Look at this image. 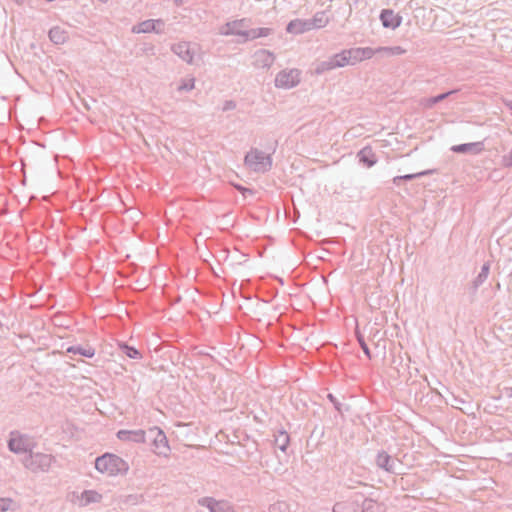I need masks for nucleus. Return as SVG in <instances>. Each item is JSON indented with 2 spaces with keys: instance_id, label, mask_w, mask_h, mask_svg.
Wrapping results in <instances>:
<instances>
[{
  "instance_id": "f3484780",
  "label": "nucleus",
  "mask_w": 512,
  "mask_h": 512,
  "mask_svg": "<svg viewBox=\"0 0 512 512\" xmlns=\"http://www.w3.org/2000/svg\"><path fill=\"white\" fill-rule=\"evenodd\" d=\"M207 506L210 508L212 512H231V509L227 503L217 502L213 500H205Z\"/></svg>"
},
{
  "instance_id": "7ed1b4c3",
  "label": "nucleus",
  "mask_w": 512,
  "mask_h": 512,
  "mask_svg": "<svg viewBox=\"0 0 512 512\" xmlns=\"http://www.w3.org/2000/svg\"><path fill=\"white\" fill-rule=\"evenodd\" d=\"M300 81L298 70H283L275 78V85L279 88L289 89L296 86Z\"/></svg>"
},
{
  "instance_id": "f257e3e1",
  "label": "nucleus",
  "mask_w": 512,
  "mask_h": 512,
  "mask_svg": "<svg viewBox=\"0 0 512 512\" xmlns=\"http://www.w3.org/2000/svg\"><path fill=\"white\" fill-rule=\"evenodd\" d=\"M95 468L97 471L107 476H117L125 474L128 471L129 466L121 457L115 454L106 453L96 459Z\"/></svg>"
},
{
  "instance_id": "412c9836",
  "label": "nucleus",
  "mask_w": 512,
  "mask_h": 512,
  "mask_svg": "<svg viewBox=\"0 0 512 512\" xmlns=\"http://www.w3.org/2000/svg\"><path fill=\"white\" fill-rule=\"evenodd\" d=\"M389 462H390V456L386 453H380L378 454L377 456V464L382 467V468H385L386 470H389Z\"/></svg>"
},
{
  "instance_id": "a211bd4d",
  "label": "nucleus",
  "mask_w": 512,
  "mask_h": 512,
  "mask_svg": "<svg viewBox=\"0 0 512 512\" xmlns=\"http://www.w3.org/2000/svg\"><path fill=\"white\" fill-rule=\"evenodd\" d=\"M101 499V495L96 491H85L81 495V501L85 504L97 502Z\"/></svg>"
},
{
  "instance_id": "f8f14e48",
  "label": "nucleus",
  "mask_w": 512,
  "mask_h": 512,
  "mask_svg": "<svg viewBox=\"0 0 512 512\" xmlns=\"http://www.w3.org/2000/svg\"><path fill=\"white\" fill-rule=\"evenodd\" d=\"M310 28H311V25L308 22L297 19V20L291 21L288 24L287 31L289 33H293V34H301V33H304L305 31L309 30Z\"/></svg>"
},
{
  "instance_id": "b1692460",
  "label": "nucleus",
  "mask_w": 512,
  "mask_h": 512,
  "mask_svg": "<svg viewBox=\"0 0 512 512\" xmlns=\"http://www.w3.org/2000/svg\"><path fill=\"white\" fill-rule=\"evenodd\" d=\"M415 175L413 174H408V175H405V176H397L393 179V182L394 183H397L398 180L400 179H412Z\"/></svg>"
},
{
  "instance_id": "f03ea898",
  "label": "nucleus",
  "mask_w": 512,
  "mask_h": 512,
  "mask_svg": "<svg viewBox=\"0 0 512 512\" xmlns=\"http://www.w3.org/2000/svg\"><path fill=\"white\" fill-rule=\"evenodd\" d=\"M245 163L255 171L266 170L271 165L270 157L260 151L253 150L245 157Z\"/></svg>"
},
{
  "instance_id": "4468645a",
  "label": "nucleus",
  "mask_w": 512,
  "mask_h": 512,
  "mask_svg": "<svg viewBox=\"0 0 512 512\" xmlns=\"http://www.w3.org/2000/svg\"><path fill=\"white\" fill-rule=\"evenodd\" d=\"M360 161L368 167L373 166L376 163V157L373 150L370 147H365L359 152Z\"/></svg>"
},
{
  "instance_id": "ddd939ff",
  "label": "nucleus",
  "mask_w": 512,
  "mask_h": 512,
  "mask_svg": "<svg viewBox=\"0 0 512 512\" xmlns=\"http://www.w3.org/2000/svg\"><path fill=\"white\" fill-rule=\"evenodd\" d=\"M161 25L159 21L154 20H146L136 26L133 27V32L135 33H148L151 31L158 30V27Z\"/></svg>"
},
{
  "instance_id": "1a4fd4ad",
  "label": "nucleus",
  "mask_w": 512,
  "mask_h": 512,
  "mask_svg": "<svg viewBox=\"0 0 512 512\" xmlns=\"http://www.w3.org/2000/svg\"><path fill=\"white\" fill-rule=\"evenodd\" d=\"M118 439L121 441H131V442H138L142 443L145 441V432L143 430H120L117 433Z\"/></svg>"
},
{
  "instance_id": "4be33fe9",
  "label": "nucleus",
  "mask_w": 512,
  "mask_h": 512,
  "mask_svg": "<svg viewBox=\"0 0 512 512\" xmlns=\"http://www.w3.org/2000/svg\"><path fill=\"white\" fill-rule=\"evenodd\" d=\"M14 506V503L11 499L1 498L0 499V512H6L11 510Z\"/></svg>"
},
{
  "instance_id": "9b49d317",
  "label": "nucleus",
  "mask_w": 512,
  "mask_h": 512,
  "mask_svg": "<svg viewBox=\"0 0 512 512\" xmlns=\"http://www.w3.org/2000/svg\"><path fill=\"white\" fill-rule=\"evenodd\" d=\"M451 150L456 153H480L483 150V147L481 143H467L452 146Z\"/></svg>"
},
{
  "instance_id": "20e7f679",
  "label": "nucleus",
  "mask_w": 512,
  "mask_h": 512,
  "mask_svg": "<svg viewBox=\"0 0 512 512\" xmlns=\"http://www.w3.org/2000/svg\"><path fill=\"white\" fill-rule=\"evenodd\" d=\"M348 50H344L334 56H332L328 61L323 62L318 68L317 72H324L326 70H331L335 68L344 67L346 65H352L350 62V57L348 55Z\"/></svg>"
},
{
  "instance_id": "6e6552de",
  "label": "nucleus",
  "mask_w": 512,
  "mask_h": 512,
  "mask_svg": "<svg viewBox=\"0 0 512 512\" xmlns=\"http://www.w3.org/2000/svg\"><path fill=\"white\" fill-rule=\"evenodd\" d=\"M30 442L19 433H12L9 441V448L11 451L19 453L25 452L30 448Z\"/></svg>"
},
{
  "instance_id": "423d86ee",
  "label": "nucleus",
  "mask_w": 512,
  "mask_h": 512,
  "mask_svg": "<svg viewBox=\"0 0 512 512\" xmlns=\"http://www.w3.org/2000/svg\"><path fill=\"white\" fill-rule=\"evenodd\" d=\"M348 52H349L348 55L350 57V62L352 63V65H355L361 61L370 59L375 54V51L369 47L352 48V49H349Z\"/></svg>"
},
{
  "instance_id": "6ab92c4d",
  "label": "nucleus",
  "mask_w": 512,
  "mask_h": 512,
  "mask_svg": "<svg viewBox=\"0 0 512 512\" xmlns=\"http://www.w3.org/2000/svg\"><path fill=\"white\" fill-rule=\"evenodd\" d=\"M68 352H73V353H79L85 357H93L94 354H95V351L93 348L91 347H87V348H81V347H69L67 349Z\"/></svg>"
},
{
  "instance_id": "aec40b11",
  "label": "nucleus",
  "mask_w": 512,
  "mask_h": 512,
  "mask_svg": "<svg viewBox=\"0 0 512 512\" xmlns=\"http://www.w3.org/2000/svg\"><path fill=\"white\" fill-rule=\"evenodd\" d=\"M377 52L386 53L388 55H402L406 52V50L400 46L395 47H382L377 50Z\"/></svg>"
},
{
  "instance_id": "39448f33",
  "label": "nucleus",
  "mask_w": 512,
  "mask_h": 512,
  "mask_svg": "<svg viewBox=\"0 0 512 512\" xmlns=\"http://www.w3.org/2000/svg\"><path fill=\"white\" fill-rule=\"evenodd\" d=\"M51 462L52 458L49 455L36 454L26 461V466L33 471L45 470L50 467Z\"/></svg>"
},
{
  "instance_id": "dca6fc26",
  "label": "nucleus",
  "mask_w": 512,
  "mask_h": 512,
  "mask_svg": "<svg viewBox=\"0 0 512 512\" xmlns=\"http://www.w3.org/2000/svg\"><path fill=\"white\" fill-rule=\"evenodd\" d=\"M174 50L185 61H192V55L190 52L189 44L185 42L179 43L174 47Z\"/></svg>"
},
{
  "instance_id": "5701e85b",
  "label": "nucleus",
  "mask_w": 512,
  "mask_h": 512,
  "mask_svg": "<svg viewBox=\"0 0 512 512\" xmlns=\"http://www.w3.org/2000/svg\"><path fill=\"white\" fill-rule=\"evenodd\" d=\"M126 355L129 358H139L140 357V353L136 349L131 348V347H126Z\"/></svg>"
},
{
  "instance_id": "9d476101",
  "label": "nucleus",
  "mask_w": 512,
  "mask_h": 512,
  "mask_svg": "<svg viewBox=\"0 0 512 512\" xmlns=\"http://www.w3.org/2000/svg\"><path fill=\"white\" fill-rule=\"evenodd\" d=\"M151 432L155 433L154 445L155 452L158 454H166L168 450L167 439L165 434L160 429H152Z\"/></svg>"
},
{
  "instance_id": "2eb2a0df",
  "label": "nucleus",
  "mask_w": 512,
  "mask_h": 512,
  "mask_svg": "<svg viewBox=\"0 0 512 512\" xmlns=\"http://www.w3.org/2000/svg\"><path fill=\"white\" fill-rule=\"evenodd\" d=\"M49 37L55 44H62L67 39V33L60 27H54L50 30Z\"/></svg>"
},
{
  "instance_id": "393cba45",
  "label": "nucleus",
  "mask_w": 512,
  "mask_h": 512,
  "mask_svg": "<svg viewBox=\"0 0 512 512\" xmlns=\"http://www.w3.org/2000/svg\"><path fill=\"white\" fill-rule=\"evenodd\" d=\"M359 342H360L361 347L364 350L365 354L369 355V349L361 337H359Z\"/></svg>"
},
{
  "instance_id": "0eeeda50",
  "label": "nucleus",
  "mask_w": 512,
  "mask_h": 512,
  "mask_svg": "<svg viewBox=\"0 0 512 512\" xmlns=\"http://www.w3.org/2000/svg\"><path fill=\"white\" fill-rule=\"evenodd\" d=\"M380 20L385 28L396 29L401 24L402 18L393 10L385 9L380 15Z\"/></svg>"
},
{
  "instance_id": "a878e982",
  "label": "nucleus",
  "mask_w": 512,
  "mask_h": 512,
  "mask_svg": "<svg viewBox=\"0 0 512 512\" xmlns=\"http://www.w3.org/2000/svg\"><path fill=\"white\" fill-rule=\"evenodd\" d=\"M263 33H261L260 35H267L269 33V30L268 29H262Z\"/></svg>"
}]
</instances>
